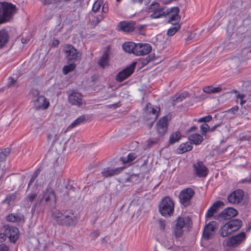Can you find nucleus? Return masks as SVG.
<instances>
[{"label":"nucleus","instance_id":"obj_1","mask_svg":"<svg viewBox=\"0 0 251 251\" xmlns=\"http://www.w3.org/2000/svg\"><path fill=\"white\" fill-rule=\"evenodd\" d=\"M179 11L180 9L177 6L167 8L164 6L160 7V4L158 2L152 3L148 9V12L151 13L149 17L152 19L166 17L171 15L167 23L171 25L180 24L179 23L181 17L179 15Z\"/></svg>","mask_w":251,"mask_h":251},{"label":"nucleus","instance_id":"obj_2","mask_svg":"<svg viewBox=\"0 0 251 251\" xmlns=\"http://www.w3.org/2000/svg\"><path fill=\"white\" fill-rule=\"evenodd\" d=\"M53 220L59 225L73 226L76 223V217L73 212L68 210H54L52 213Z\"/></svg>","mask_w":251,"mask_h":251},{"label":"nucleus","instance_id":"obj_3","mask_svg":"<svg viewBox=\"0 0 251 251\" xmlns=\"http://www.w3.org/2000/svg\"><path fill=\"white\" fill-rule=\"evenodd\" d=\"M228 12L229 14L230 15H235L236 13H237V15L233 19L234 25L237 27L251 26V17L248 13L238 11L235 8L234 4L230 6Z\"/></svg>","mask_w":251,"mask_h":251},{"label":"nucleus","instance_id":"obj_4","mask_svg":"<svg viewBox=\"0 0 251 251\" xmlns=\"http://www.w3.org/2000/svg\"><path fill=\"white\" fill-rule=\"evenodd\" d=\"M16 13L15 5L6 1L0 2V25L10 22Z\"/></svg>","mask_w":251,"mask_h":251},{"label":"nucleus","instance_id":"obj_5","mask_svg":"<svg viewBox=\"0 0 251 251\" xmlns=\"http://www.w3.org/2000/svg\"><path fill=\"white\" fill-rule=\"evenodd\" d=\"M242 226V221L239 219H235L230 221L220 229V234L223 237L228 236L233 232L239 229Z\"/></svg>","mask_w":251,"mask_h":251},{"label":"nucleus","instance_id":"obj_6","mask_svg":"<svg viewBox=\"0 0 251 251\" xmlns=\"http://www.w3.org/2000/svg\"><path fill=\"white\" fill-rule=\"evenodd\" d=\"M55 201V192L51 187L49 186L43 191V195L39 196L38 200L34 204V207L39 206L43 202L44 205H49L51 202Z\"/></svg>","mask_w":251,"mask_h":251},{"label":"nucleus","instance_id":"obj_7","mask_svg":"<svg viewBox=\"0 0 251 251\" xmlns=\"http://www.w3.org/2000/svg\"><path fill=\"white\" fill-rule=\"evenodd\" d=\"M160 214L164 216H171L174 211V202L169 197H166L161 201L159 205Z\"/></svg>","mask_w":251,"mask_h":251},{"label":"nucleus","instance_id":"obj_8","mask_svg":"<svg viewBox=\"0 0 251 251\" xmlns=\"http://www.w3.org/2000/svg\"><path fill=\"white\" fill-rule=\"evenodd\" d=\"M245 232H241L228 238L226 241V245L228 247L236 248L241 245L246 239Z\"/></svg>","mask_w":251,"mask_h":251},{"label":"nucleus","instance_id":"obj_9","mask_svg":"<svg viewBox=\"0 0 251 251\" xmlns=\"http://www.w3.org/2000/svg\"><path fill=\"white\" fill-rule=\"evenodd\" d=\"M195 194V191L191 188L183 189L179 193L180 202L184 206L187 207L190 204V201Z\"/></svg>","mask_w":251,"mask_h":251},{"label":"nucleus","instance_id":"obj_10","mask_svg":"<svg viewBox=\"0 0 251 251\" xmlns=\"http://www.w3.org/2000/svg\"><path fill=\"white\" fill-rule=\"evenodd\" d=\"M68 101L71 104L78 107H82L85 105L83 95L75 91H73L68 95Z\"/></svg>","mask_w":251,"mask_h":251},{"label":"nucleus","instance_id":"obj_11","mask_svg":"<svg viewBox=\"0 0 251 251\" xmlns=\"http://www.w3.org/2000/svg\"><path fill=\"white\" fill-rule=\"evenodd\" d=\"M63 50L66 57L69 61H75L79 59L80 53L71 45H66L64 47Z\"/></svg>","mask_w":251,"mask_h":251},{"label":"nucleus","instance_id":"obj_12","mask_svg":"<svg viewBox=\"0 0 251 251\" xmlns=\"http://www.w3.org/2000/svg\"><path fill=\"white\" fill-rule=\"evenodd\" d=\"M136 62H133L131 65L127 67L117 75L116 79L118 82H122L130 76L134 72Z\"/></svg>","mask_w":251,"mask_h":251},{"label":"nucleus","instance_id":"obj_13","mask_svg":"<svg viewBox=\"0 0 251 251\" xmlns=\"http://www.w3.org/2000/svg\"><path fill=\"white\" fill-rule=\"evenodd\" d=\"M35 96L34 98V105L36 109H46L49 106V102L47 100L44 96L39 95L38 91H35L34 93Z\"/></svg>","mask_w":251,"mask_h":251},{"label":"nucleus","instance_id":"obj_14","mask_svg":"<svg viewBox=\"0 0 251 251\" xmlns=\"http://www.w3.org/2000/svg\"><path fill=\"white\" fill-rule=\"evenodd\" d=\"M237 213V211L235 209L232 207H228L225 209L221 213L217 216L216 219L221 222L230 220L235 217Z\"/></svg>","mask_w":251,"mask_h":251},{"label":"nucleus","instance_id":"obj_15","mask_svg":"<svg viewBox=\"0 0 251 251\" xmlns=\"http://www.w3.org/2000/svg\"><path fill=\"white\" fill-rule=\"evenodd\" d=\"M218 228V224L215 221L210 222L205 226L203 231V237L204 239L212 238L215 233V229Z\"/></svg>","mask_w":251,"mask_h":251},{"label":"nucleus","instance_id":"obj_16","mask_svg":"<svg viewBox=\"0 0 251 251\" xmlns=\"http://www.w3.org/2000/svg\"><path fill=\"white\" fill-rule=\"evenodd\" d=\"M194 174L200 177H205L208 173V170L202 162L198 161L193 164Z\"/></svg>","mask_w":251,"mask_h":251},{"label":"nucleus","instance_id":"obj_17","mask_svg":"<svg viewBox=\"0 0 251 251\" xmlns=\"http://www.w3.org/2000/svg\"><path fill=\"white\" fill-rule=\"evenodd\" d=\"M244 193L243 190L238 189L234 191L227 197V201L232 204H238L241 202Z\"/></svg>","mask_w":251,"mask_h":251},{"label":"nucleus","instance_id":"obj_18","mask_svg":"<svg viewBox=\"0 0 251 251\" xmlns=\"http://www.w3.org/2000/svg\"><path fill=\"white\" fill-rule=\"evenodd\" d=\"M160 111V108L158 107L154 108L152 107L151 103H148L145 108V111L147 114V116L149 114L151 116L150 117L147 118V120H152V124L156 121L158 117V114Z\"/></svg>","mask_w":251,"mask_h":251},{"label":"nucleus","instance_id":"obj_19","mask_svg":"<svg viewBox=\"0 0 251 251\" xmlns=\"http://www.w3.org/2000/svg\"><path fill=\"white\" fill-rule=\"evenodd\" d=\"M151 49V46L149 44L138 43L136 44L134 54L136 55H144L149 53Z\"/></svg>","mask_w":251,"mask_h":251},{"label":"nucleus","instance_id":"obj_20","mask_svg":"<svg viewBox=\"0 0 251 251\" xmlns=\"http://www.w3.org/2000/svg\"><path fill=\"white\" fill-rule=\"evenodd\" d=\"M4 231L7 237L11 242L15 243L19 238V229L16 227L7 226Z\"/></svg>","mask_w":251,"mask_h":251},{"label":"nucleus","instance_id":"obj_21","mask_svg":"<svg viewBox=\"0 0 251 251\" xmlns=\"http://www.w3.org/2000/svg\"><path fill=\"white\" fill-rule=\"evenodd\" d=\"M168 129V119L164 116L161 118L157 122L156 125V130L160 136L164 135L167 132Z\"/></svg>","mask_w":251,"mask_h":251},{"label":"nucleus","instance_id":"obj_22","mask_svg":"<svg viewBox=\"0 0 251 251\" xmlns=\"http://www.w3.org/2000/svg\"><path fill=\"white\" fill-rule=\"evenodd\" d=\"M74 247L65 243H56L53 244L51 251H74Z\"/></svg>","mask_w":251,"mask_h":251},{"label":"nucleus","instance_id":"obj_23","mask_svg":"<svg viewBox=\"0 0 251 251\" xmlns=\"http://www.w3.org/2000/svg\"><path fill=\"white\" fill-rule=\"evenodd\" d=\"M135 22L123 21L119 23L118 28L121 31L125 32L133 31L135 28Z\"/></svg>","mask_w":251,"mask_h":251},{"label":"nucleus","instance_id":"obj_24","mask_svg":"<svg viewBox=\"0 0 251 251\" xmlns=\"http://www.w3.org/2000/svg\"><path fill=\"white\" fill-rule=\"evenodd\" d=\"M123 169L124 168L123 167H119L115 169L107 167L102 170L101 174L104 177H111L115 175H118Z\"/></svg>","mask_w":251,"mask_h":251},{"label":"nucleus","instance_id":"obj_25","mask_svg":"<svg viewBox=\"0 0 251 251\" xmlns=\"http://www.w3.org/2000/svg\"><path fill=\"white\" fill-rule=\"evenodd\" d=\"M240 59L238 57H234L229 59L227 63L230 69L234 73L238 72V67L240 64Z\"/></svg>","mask_w":251,"mask_h":251},{"label":"nucleus","instance_id":"obj_26","mask_svg":"<svg viewBox=\"0 0 251 251\" xmlns=\"http://www.w3.org/2000/svg\"><path fill=\"white\" fill-rule=\"evenodd\" d=\"M175 225L183 228L185 226H189L191 225V220L188 217L184 218L179 217L175 221Z\"/></svg>","mask_w":251,"mask_h":251},{"label":"nucleus","instance_id":"obj_27","mask_svg":"<svg viewBox=\"0 0 251 251\" xmlns=\"http://www.w3.org/2000/svg\"><path fill=\"white\" fill-rule=\"evenodd\" d=\"M222 205H224V202L221 201H217L214 202L209 208L206 214V217L207 218L211 217L213 215L217 212L220 207Z\"/></svg>","mask_w":251,"mask_h":251},{"label":"nucleus","instance_id":"obj_28","mask_svg":"<svg viewBox=\"0 0 251 251\" xmlns=\"http://www.w3.org/2000/svg\"><path fill=\"white\" fill-rule=\"evenodd\" d=\"M9 39L8 32L5 29L0 30V49L2 48L7 43Z\"/></svg>","mask_w":251,"mask_h":251},{"label":"nucleus","instance_id":"obj_29","mask_svg":"<svg viewBox=\"0 0 251 251\" xmlns=\"http://www.w3.org/2000/svg\"><path fill=\"white\" fill-rule=\"evenodd\" d=\"M136 44L132 42H126L124 43L123 45V49L126 52L133 53L134 54V50Z\"/></svg>","mask_w":251,"mask_h":251},{"label":"nucleus","instance_id":"obj_30","mask_svg":"<svg viewBox=\"0 0 251 251\" xmlns=\"http://www.w3.org/2000/svg\"><path fill=\"white\" fill-rule=\"evenodd\" d=\"M188 139L191 144L193 143L195 145H199L202 142L203 138L201 135L195 133L190 135L188 137Z\"/></svg>","mask_w":251,"mask_h":251},{"label":"nucleus","instance_id":"obj_31","mask_svg":"<svg viewBox=\"0 0 251 251\" xmlns=\"http://www.w3.org/2000/svg\"><path fill=\"white\" fill-rule=\"evenodd\" d=\"M6 220L7 221L11 222H24V217L17 214H11L7 216Z\"/></svg>","mask_w":251,"mask_h":251},{"label":"nucleus","instance_id":"obj_32","mask_svg":"<svg viewBox=\"0 0 251 251\" xmlns=\"http://www.w3.org/2000/svg\"><path fill=\"white\" fill-rule=\"evenodd\" d=\"M109 62L108 53L107 52H105L101 56L98 64L101 68H104L109 65Z\"/></svg>","mask_w":251,"mask_h":251},{"label":"nucleus","instance_id":"obj_33","mask_svg":"<svg viewBox=\"0 0 251 251\" xmlns=\"http://www.w3.org/2000/svg\"><path fill=\"white\" fill-rule=\"evenodd\" d=\"M193 147L191 142H186L180 145L178 150L179 153H183L192 150Z\"/></svg>","mask_w":251,"mask_h":251},{"label":"nucleus","instance_id":"obj_34","mask_svg":"<svg viewBox=\"0 0 251 251\" xmlns=\"http://www.w3.org/2000/svg\"><path fill=\"white\" fill-rule=\"evenodd\" d=\"M222 90V88L219 86L217 87H214L212 85L207 86L203 88V92L207 94L219 93Z\"/></svg>","mask_w":251,"mask_h":251},{"label":"nucleus","instance_id":"obj_35","mask_svg":"<svg viewBox=\"0 0 251 251\" xmlns=\"http://www.w3.org/2000/svg\"><path fill=\"white\" fill-rule=\"evenodd\" d=\"M181 138V133L180 132L176 131L173 132L170 135L169 138V143L170 144H174L179 141Z\"/></svg>","mask_w":251,"mask_h":251},{"label":"nucleus","instance_id":"obj_36","mask_svg":"<svg viewBox=\"0 0 251 251\" xmlns=\"http://www.w3.org/2000/svg\"><path fill=\"white\" fill-rule=\"evenodd\" d=\"M174 26L170 27L167 32V35L168 36H172L175 35L181 28V24L173 25Z\"/></svg>","mask_w":251,"mask_h":251},{"label":"nucleus","instance_id":"obj_37","mask_svg":"<svg viewBox=\"0 0 251 251\" xmlns=\"http://www.w3.org/2000/svg\"><path fill=\"white\" fill-rule=\"evenodd\" d=\"M86 121L85 117L84 116H81L75 120L72 124H71L68 127V129H71L79 125V124L84 122Z\"/></svg>","mask_w":251,"mask_h":251},{"label":"nucleus","instance_id":"obj_38","mask_svg":"<svg viewBox=\"0 0 251 251\" xmlns=\"http://www.w3.org/2000/svg\"><path fill=\"white\" fill-rule=\"evenodd\" d=\"M137 156L134 152L130 153L128 154L126 157H122L121 158V160L123 162V164H125L128 162H130L134 160Z\"/></svg>","mask_w":251,"mask_h":251},{"label":"nucleus","instance_id":"obj_39","mask_svg":"<svg viewBox=\"0 0 251 251\" xmlns=\"http://www.w3.org/2000/svg\"><path fill=\"white\" fill-rule=\"evenodd\" d=\"M11 150L7 148L0 151V162L5 160L7 156L10 154Z\"/></svg>","mask_w":251,"mask_h":251},{"label":"nucleus","instance_id":"obj_40","mask_svg":"<svg viewBox=\"0 0 251 251\" xmlns=\"http://www.w3.org/2000/svg\"><path fill=\"white\" fill-rule=\"evenodd\" d=\"M37 197V193H30L28 194L25 199L27 205L30 206L31 203L36 199Z\"/></svg>","mask_w":251,"mask_h":251},{"label":"nucleus","instance_id":"obj_41","mask_svg":"<svg viewBox=\"0 0 251 251\" xmlns=\"http://www.w3.org/2000/svg\"><path fill=\"white\" fill-rule=\"evenodd\" d=\"M76 65L75 63H71L68 65L65 66L62 69L63 73L66 75L69 72L73 71L75 68Z\"/></svg>","mask_w":251,"mask_h":251},{"label":"nucleus","instance_id":"obj_42","mask_svg":"<svg viewBox=\"0 0 251 251\" xmlns=\"http://www.w3.org/2000/svg\"><path fill=\"white\" fill-rule=\"evenodd\" d=\"M49 175L50 178V183H51L54 181H57L59 180L60 176V174L57 173L55 172H51Z\"/></svg>","mask_w":251,"mask_h":251},{"label":"nucleus","instance_id":"obj_43","mask_svg":"<svg viewBox=\"0 0 251 251\" xmlns=\"http://www.w3.org/2000/svg\"><path fill=\"white\" fill-rule=\"evenodd\" d=\"M174 233L176 237H180L183 234V229L182 228L175 225L174 229Z\"/></svg>","mask_w":251,"mask_h":251},{"label":"nucleus","instance_id":"obj_44","mask_svg":"<svg viewBox=\"0 0 251 251\" xmlns=\"http://www.w3.org/2000/svg\"><path fill=\"white\" fill-rule=\"evenodd\" d=\"M103 4L102 0H98L96 1L93 4L92 7V10L94 12H96L98 11L101 6V5Z\"/></svg>","mask_w":251,"mask_h":251},{"label":"nucleus","instance_id":"obj_45","mask_svg":"<svg viewBox=\"0 0 251 251\" xmlns=\"http://www.w3.org/2000/svg\"><path fill=\"white\" fill-rule=\"evenodd\" d=\"M16 197L15 194H12L7 196L6 199L3 201V203H6L7 205H9L10 204L11 201H14Z\"/></svg>","mask_w":251,"mask_h":251},{"label":"nucleus","instance_id":"obj_46","mask_svg":"<svg viewBox=\"0 0 251 251\" xmlns=\"http://www.w3.org/2000/svg\"><path fill=\"white\" fill-rule=\"evenodd\" d=\"M40 172V169H37L35 171V172L34 173L33 175L32 176L28 184V187L27 188L29 187V186L33 182V181L35 180L36 178L37 177V176L39 175Z\"/></svg>","mask_w":251,"mask_h":251},{"label":"nucleus","instance_id":"obj_47","mask_svg":"<svg viewBox=\"0 0 251 251\" xmlns=\"http://www.w3.org/2000/svg\"><path fill=\"white\" fill-rule=\"evenodd\" d=\"M209 126L207 124H203L201 126V129L202 131L201 134L206 135L207 131H209Z\"/></svg>","mask_w":251,"mask_h":251},{"label":"nucleus","instance_id":"obj_48","mask_svg":"<svg viewBox=\"0 0 251 251\" xmlns=\"http://www.w3.org/2000/svg\"><path fill=\"white\" fill-rule=\"evenodd\" d=\"M212 119V117L211 115H208L204 117H202L198 120V123H207L210 122Z\"/></svg>","mask_w":251,"mask_h":251},{"label":"nucleus","instance_id":"obj_49","mask_svg":"<svg viewBox=\"0 0 251 251\" xmlns=\"http://www.w3.org/2000/svg\"><path fill=\"white\" fill-rule=\"evenodd\" d=\"M187 94L183 93L177 96L175 100H174V102H180L183 100L186 97Z\"/></svg>","mask_w":251,"mask_h":251},{"label":"nucleus","instance_id":"obj_50","mask_svg":"<svg viewBox=\"0 0 251 251\" xmlns=\"http://www.w3.org/2000/svg\"><path fill=\"white\" fill-rule=\"evenodd\" d=\"M159 223V226L160 227V229L162 231H164L165 230V222L163 220H160L158 222Z\"/></svg>","mask_w":251,"mask_h":251},{"label":"nucleus","instance_id":"obj_51","mask_svg":"<svg viewBox=\"0 0 251 251\" xmlns=\"http://www.w3.org/2000/svg\"><path fill=\"white\" fill-rule=\"evenodd\" d=\"M99 235V231L97 230H95L90 233V236L91 238H92L93 239H94L96 238L97 237H98Z\"/></svg>","mask_w":251,"mask_h":251},{"label":"nucleus","instance_id":"obj_52","mask_svg":"<svg viewBox=\"0 0 251 251\" xmlns=\"http://www.w3.org/2000/svg\"><path fill=\"white\" fill-rule=\"evenodd\" d=\"M0 251H9V248L4 244H0Z\"/></svg>","mask_w":251,"mask_h":251},{"label":"nucleus","instance_id":"obj_53","mask_svg":"<svg viewBox=\"0 0 251 251\" xmlns=\"http://www.w3.org/2000/svg\"><path fill=\"white\" fill-rule=\"evenodd\" d=\"M16 81L13 78H10V81L7 84L8 87L14 86L16 83Z\"/></svg>","mask_w":251,"mask_h":251},{"label":"nucleus","instance_id":"obj_54","mask_svg":"<svg viewBox=\"0 0 251 251\" xmlns=\"http://www.w3.org/2000/svg\"><path fill=\"white\" fill-rule=\"evenodd\" d=\"M7 236L5 234V231L3 233H0V243L3 242L6 239Z\"/></svg>","mask_w":251,"mask_h":251},{"label":"nucleus","instance_id":"obj_55","mask_svg":"<svg viewBox=\"0 0 251 251\" xmlns=\"http://www.w3.org/2000/svg\"><path fill=\"white\" fill-rule=\"evenodd\" d=\"M158 142V140L157 139H150L148 141V146H151L153 145L156 144Z\"/></svg>","mask_w":251,"mask_h":251},{"label":"nucleus","instance_id":"obj_56","mask_svg":"<svg viewBox=\"0 0 251 251\" xmlns=\"http://www.w3.org/2000/svg\"><path fill=\"white\" fill-rule=\"evenodd\" d=\"M44 4H50L52 3L54 0H40Z\"/></svg>","mask_w":251,"mask_h":251},{"label":"nucleus","instance_id":"obj_57","mask_svg":"<svg viewBox=\"0 0 251 251\" xmlns=\"http://www.w3.org/2000/svg\"><path fill=\"white\" fill-rule=\"evenodd\" d=\"M238 110V107L237 106H235L233 108H231L229 110V112L232 113H234V112H237Z\"/></svg>","mask_w":251,"mask_h":251},{"label":"nucleus","instance_id":"obj_58","mask_svg":"<svg viewBox=\"0 0 251 251\" xmlns=\"http://www.w3.org/2000/svg\"><path fill=\"white\" fill-rule=\"evenodd\" d=\"M243 182H247L251 183V173L248 177L243 180Z\"/></svg>","mask_w":251,"mask_h":251},{"label":"nucleus","instance_id":"obj_59","mask_svg":"<svg viewBox=\"0 0 251 251\" xmlns=\"http://www.w3.org/2000/svg\"><path fill=\"white\" fill-rule=\"evenodd\" d=\"M102 10L103 12L107 13L108 10L107 5H106L105 4H104L103 5V7H102Z\"/></svg>","mask_w":251,"mask_h":251},{"label":"nucleus","instance_id":"obj_60","mask_svg":"<svg viewBox=\"0 0 251 251\" xmlns=\"http://www.w3.org/2000/svg\"><path fill=\"white\" fill-rule=\"evenodd\" d=\"M95 18L96 19V24H98L100 22V21H101L102 20L103 17L101 16H100L99 17H98V16L96 17H95Z\"/></svg>","mask_w":251,"mask_h":251},{"label":"nucleus","instance_id":"obj_61","mask_svg":"<svg viewBox=\"0 0 251 251\" xmlns=\"http://www.w3.org/2000/svg\"><path fill=\"white\" fill-rule=\"evenodd\" d=\"M245 95L242 94H239L237 96V99H239L240 100L245 98Z\"/></svg>","mask_w":251,"mask_h":251},{"label":"nucleus","instance_id":"obj_62","mask_svg":"<svg viewBox=\"0 0 251 251\" xmlns=\"http://www.w3.org/2000/svg\"><path fill=\"white\" fill-rule=\"evenodd\" d=\"M218 126H219V125H217L214 126H212L211 128L209 127V132L214 131Z\"/></svg>","mask_w":251,"mask_h":251},{"label":"nucleus","instance_id":"obj_63","mask_svg":"<svg viewBox=\"0 0 251 251\" xmlns=\"http://www.w3.org/2000/svg\"><path fill=\"white\" fill-rule=\"evenodd\" d=\"M66 188L68 189H69V190H72V191H73V192L75 191V188L74 187H73L72 185H68L66 187Z\"/></svg>","mask_w":251,"mask_h":251},{"label":"nucleus","instance_id":"obj_64","mask_svg":"<svg viewBox=\"0 0 251 251\" xmlns=\"http://www.w3.org/2000/svg\"><path fill=\"white\" fill-rule=\"evenodd\" d=\"M197 129V127L196 126H192L189 130V132L194 131Z\"/></svg>","mask_w":251,"mask_h":251}]
</instances>
